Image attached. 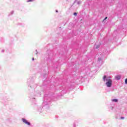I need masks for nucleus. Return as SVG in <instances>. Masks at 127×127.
Wrapping results in <instances>:
<instances>
[{"instance_id":"nucleus-10","label":"nucleus","mask_w":127,"mask_h":127,"mask_svg":"<svg viewBox=\"0 0 127 127\" xmlns=\"http://www.w3.org/2000/svg\"><path fill=\"white\" fill-rule=\"evenodd\" d=\"M122 120H124L125 119V117H121Z\"/></svg>"},{"instance_id":"nucleus-7","label":"nucleus","mask_w":127,"mask_h":127,"mask_svg":"<svg viewBox=\"0 0 127 127\" xmlns=\"http://www.w3.org/2000/svg\"><path fill=\"white\" fill-rule=\"evenodd\" d=\"M74 15H75V16H76V15H77V13H76V12H75V13H74Z\"/></svg>"},{"instance_id":"nucleus-3","label":"nucleus","mask_w":127,"mask_h":127,"mask_svg":"<svg viewBox=\"0 0 127 127\" xmlns=\"http://www.w3.org/2000/svg\"><path fill=\"white\" fill-rule=\"evenodd\" d=\"M116 79H117V80H120L121 79V75H118L117 76H116Z\"/></svg>"},{"instance_id":"nucleus-4","label":"nucleus","mask_w":127,"mask_h":127,"mask_svg":"<svg viewBox=\"0 0 127 127\" xmlns=\"http://www.w3.org/2000/svg\"><path fill=\"white\" fill-rule=\"evenodd\" d=\"M112 102H115V103H117V102H118V99H113Z\"/></svg>"},{"instance_id":"nucleus-12","label":"nucleus","mask_w":127,"mask_h":127,"mask_svg":"<svg viewBox=\"0 0 127 127\" xmlns=\"http://www.w3.org/2000/svg\"><path fill=\"white\" fill-rule=\"evenodd\" d=\"M32 60H33V61L34 60V58H33L32 59Z\"/></svg>"},{"instance_id":"nucleus-9","label":"nucleus","mask_w":127,"mask_h":127,"mask_svg":"<svg viewBox=\"0 0 127 127\" xmlns=\"http://www.w3.org/2000/svg\"><path fill=\"white\" fill-rule=\"evenodd\" d=\"M108 18V17H106L104 19V20H106Z\"/></svg>"},{"instance_id":"nucleus-1","label":"nucleus","mask_w":127,"mask_h":127,"mask_svg":"<svg viewBox=\"0 0 127 127\" xmlns=\"http://www.w3.org/2000/svg\"><path fill=\"white\" fill-rule=\"evenodd\" d=\"M104 82H106V85L107 87L108 88H110L112 87V84L113 83V81H112L111 77L110 76H108L107 77V76L104 75L103 77Z\"/></svg>"},{"instance_id":"nucleus-5","label":"nucleus","mask_w":127,"mask_h":127,"mask_svg":"<svg viewBox=\"0 0 127 127\" xmlns=\"http://www.w3.org/2000/svg\"><path fill=\"white\" fill-rule=\"evenodd\" d=\"M30 1H33V0H28L27 2H30Z\"/></svg>"},{"instance_id":"nucleus-8","label":"nucleus","mask_w":127,"mask_h":127,"mask_svg":"<svg viewBox=\"0 0 127 127\" xmlns=\"http://www.w3.org/2000/svg\"><path fill=\"white\" fill-rule=\"evenodd\" d=\"M125 83L127 84V78L125 79Z\"/></svg>"},{"instance_id":"nucleus-11","label":"nucleus","mask_w":127,"mask_h":127,"mask_svg":"<svg viewBox=\"0 0 127 127\" xmlns=\"http://www.w3.org/2000/svg\"><path fill=\"white\" fill-rule=\"evenodd\" d=\"M102 60L101 59H99V61H101Z\"/></svg>"},{"instance_id":"nucleus-2","label":"nucleus","mask_w":127,"mask_h":127,"mask_svg":"<svg viewBox=\"0 0 127 127\" xmlns=\"http://www.w3.org/2000/svg\"><path fill=\"white\" fill-rule=\"evenodd\" d=\"M22 121L24 123V124H26V125H28V126H30V123L28 122L27 120L25 119H22Z\"/></svg>"},{"instance_id":"nucleus-6","label":"nucleus","mask_w":127,"mask_h":127,"mask_svg":"<svg viewBox=\"0 0 127 127\" xmlns=\"http://www.w3.org/2000/svg\"><path fill=\"white\" fill-rule=\"evenodd\" d=\"M98 48H100V46H97L96 49H98Z\"/></svg>"}]
</instances>
